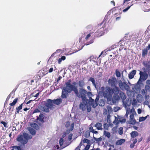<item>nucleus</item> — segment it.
<instances>
[{"label": "nucleus", "instance_id": "nucleus-37", "mask_svg": "<svg viewBox=\"0 0 150 150\" xmlns=\"http://www.w3.org/2000/svg\"><path fill=\"white\" fill-rule=\"evenodd\" d=\"M89 59L91 62L93 61L95 62L96 60V59L93 56H90L89 58Z\"/></svg>", "mask_w": 150, "mask_h": 150}, {"label": "nucleus", "instance_id": "nucleus-19", "mask_svg": "<svg viewBox=\"0 0 150 150\" xmlns=\"http://www.w3.org/2000/svg\"><path fill=\"white\" fill-rule=\"evenodd\" d=\"M89 81L92 82L93 85L95 87L96 89H97L98 88L97 87L96 84V83L95 79L94 78L91 77L89 79Z\"/></svg>", "mask_w": 150, "mask_h": 150}, {"label": "nucleus", "instance_id": "nucleus-52", "mask_svg": "<svg viewBox=\"0 0 150 150\" xmlns=\"http://www.w3.org/2000/svg\"><path fill=\"white\" fill-rule=\"evenodd\" d=\"M86 94H87V95L88 96V97H89V99L90 100V98H91V96L92 95L91 93V92H88L87 93V92ZM89 101H90V100H89Z\"/></svg>", "mask_w": 150, "mask_h": 150}, {"label": "nucleus", "instance_id": "nucleus-13", "mask_svg": "<svg viewBox=\"0 0 150 150\" xmlns=\"http://www.w3.org/2000/svg\"><path fill=\"white\" fill-rule=\"evenodd\" d=\"M136 122V121L134 118V115L133 114H132L130 115L129 123L130 124L134 125Z\"/></svg>", "mask_w": 150, "mask_h": 150}, {"label": "nucleus", "instance_id": "nucleus-6", "mask_svg": "<svg viewBox=\"0 0 150 150\" xmlns=\"http://www.w3.org/2000/svg\"><path fill=\"white\" fill-rule=\"evenodd\" d=\"M105 26V23L104 22V21L102 22L99 25V26L101 27V28L97 30L96 32H95V36L97 37L101 36L103 34V33L104 32L103 31L106 29Z\"/></svg>", "mask_w": 150, "mask_h": 150}, {"label": "nucleus", "instance_id": "nucleus-25", "mask_svg": "<svg viewBox=\"0 0 150 150\" xmlns=\"http://www.w3.org/2000/svg\"><path fill=\"white\" fill-rule=\"evenodd\" d=\"M99 105L100 106H103L105 105V101L102 99H100L98 102Z\"/></svg>", "mask_w": 150, "mask_h": 150}, {"label": "nucleus", "instance_id": "nucleus-3", "mask_svg": "<svg viewBox=\"0 0 150 150\" xmlns=\"http://www.w3.org/2000/svg\"><path fill=\"white\" fill-rule=\"evenodd\" d=\"M47 101V103H45V105L40 106H39V108L42 111L48 112L50 111L49 108L52 109L55 108V106L53 105L54 103L52 100L48 99Z\"/></svg>", "mask_w": 150, "mask_h": 150}, {"label": "nucleus", "instance_id": "nucleus-16", "mask_svg": "<svg viewBox=\"0 0 150 150\" xmlns=\"http://www.w3.org/2000/svg\"><path fill=\"white\" fill-rule=\"evenodd\" d=\"M54 104L58 105L62 103V100L61 98L57 99L52 100Z\"/></svg>", "mask_w": 150, "mask_h": 150}, {"label": "nucleus", "instance_id": "nucleus-4", "mask_svg": "<svg viewBox=\"0 0 150 150\" xmlns=\"http://www.w3.org/2000/svg\"><path fill=\"white\" fill-rule=\"evenodd\" d=\"M99 98L100 97L98 95L97 96L95 100L92 98H90V101L88 102V107H86L88 112H90L91 110V106L93 108H95L98 105V102Z\"/></svg>", "mask_w": 150, "mask_h": 150}, {"label": "nucleus", "instance_id": "nucleus-12", "mask_svg": "<svg viewBox=\"0 0 150 150\" xmlns=\"http://www.w3.org/2000/svg\"><path fill=\"white\" fill-rule=\"evenodd\" d=\"M70 93L67 90L63 88L62 89V94L61 97L62 98H66L69 95L68 93Z\"/></svg>", "mask_w": 150, "mask_h": 150}, {"label": "nucleus", "instance_id": "nucleus-42", "mask_svg": "<svg viewBox=\"0 0 150 150\" xmlns=\"http://www.w3.org/2000/svg\"><path fill=\"white\" fill-rule=\"evenodd\" d=\"M83 143H86L89 144L90 143V141L87 139H84L83 140Z\"/></svg>", "mask_w": 150, "mask_h": 150}, {"label": "nucleus", "instance_id": "nucleus-29", "mask_svg": "<svg viewBox=\"0 0 150 150\" xmlns=\"http://www.w3.org/2000/svg\"><path fill=\"white\" fill-rule=\"evenodd\" d=\"M104 134L108 138H110V133L109 132H106L105 131H104Z\"/></svg>", "mask_w": 150, "mask_h": 150}, {"label": "nucleus", "instance_id": "nucleus-57", "mask_svg": "<svg viewBox=\"0 0 150 150\" xmlns=\"http://www.w3.org/2000/svg\"><path fill=\"white\" fill-rule=\"evenodd\" d=\"M70 125V122H67L66 123L65 127H69Z\"/></svg>", "mask_w": 150, "mask_h": 150}, {"label": "nucleus", "instance_id": "nucleus-38", "mask_svg": "<svg viewBox=\"0 0 150 150\" xmlns=\"http://www.w3.org/2000/svg\"><path fill=\"white\" fill-rule=\"evenodd\" d=\"M94 41V40L93 39H91L89 42H87L85 44V45H87L91 43H92Z\"/></svg>", "mask_w": 150, "mask_h": 150}, {"label": "nucleus", "instance_id": "nucleus-50", "mask_svg": "<svg viewBox=\"0 0 150 150\" xmlns=\"http://www.w3.org/2000/svg\"><path fill=\"white\" fill-rule=\"evenodd\" d=\"M71 81L70 79L68 80L65 83V85H67L71 84Z\"/></svg>", "mask_w": 150, "mask_h": 150}, {"label": "nucleus", "instance_id": "nucleus-7", "mask_svg": "<svg viewBox=\"0 0 150 150\" xmlns=\"http://www.w3.org/2000/svg\"><path fill=\"white\" fill-rule=\"evenodd\" d=\"M117 83L119 88L122 90H125L127 91L130 88V87L126 81H123L122 80L119 79L117 81Z\"/></svg>", "mask_w": 150, "mask_h": 150}, {"label": "nucleus", "instance_id": "nucleus-10", "mask_svg": "<svg viewBox=\"0 0 150 150\" xmlns=\"http://www.w3.org/2000/svg\"><path fill=\"white\" fill-rule=\"evenodd\" d=\"M120 97L122 100V102L124 105H125V106L128 105L126 103V101L125 102V100L126 99L127 96L123 92L121 91L119 94Z\"/></svg>", "mask_w": 150, "mask_h": 150}, {"label": "nucleus", "instance_id": "nucleus-26", "mask_svg": "<svg viewBox=\"0 0 150 150\" xmlns=\"http://www.w3.org/2000/svg\"><path fill=\"white\" fill-rule=\"evenodd\" d=\"M78 83L79 86L81 88L83 87L85 85V82L83 80L79 81Z\"/></svg>", "mask_w": 150, "mask_h": 150}, {"label": "nucleus", "instance_id": "nucleus-21", "mask_svg": "<svg viewBox=\"0 0 150 150\" xmlns=\"http://www.w3.org/2000/svg\"><path fill=\"white\" fill-rule=\"evenodd\" d=\"M31 127L35 129H39V126L38 125L35 123H32L30 125Z\"/></svg>", "mask_w": 150, "mask_h": 150}, {"label": "nucleus", "instance_id": "nucleus-55", "mask_svg": "<svg viewBox=\"0 0 150 150\" xmlns=\"http://www.w3.org/2000/svg\"><path fill=\"white\" fill-rule=\"evenodd\" d=\"M40 112V110L39 109H36L34 110V111L33 112V113H37V112Z\"/></svg>", "mask_w": 150, "mask_h": 150}, {"label": "nucleus", "instance_id": "nucleus-51", "mask_svg": "<svg viewBox=\"0 0 150 150\" xmlns=\"http://www.w3.org/2000/svg\"><path fill=\"white\" fill-rule=\"evenodd\" d=\"M19 146H13L11 147L13 148V149H15L16 150H17L18 149V147Z\"/></svg>", "mask_w": 150, "mask_h": 150}, {"label": "nucleus", "instance_id": "nucleus-35", "mask_svg": "<svg viewBox=\"0 0 150 150\" xmlns=\"http://www.w3.org/2000/svg\"><path fill=\"white\" fill-rule=\"evenodd\" d=\"M115 74L116 76L117 77H120L121 76V74L120 73L119 71H118V70L117 69L115 71Z\"/></svg>", "mask_w": 150, "mask_h": 150}, {"label": "nucleus", "instance_id": "nucleus-40", "mask_svg": "<svg viewBox=\"0 0 150 150\" xmlns=\"http://www.w3.org/2000/svg\"><path fill=\"white\" fill-rule=\"evenodd\" d=\"M137 102L135 98H133L132 100V105H136Z\"/></svg>", "mask_w": 150, "mask_h": 150}, {"label": "nucleus", "instance_id": "nucleus-18", "mask_svg": "<svg viewBox=\"0 0 150 150\" xmlns=\"http://www.w3.org/2000/svg\"><path fill=\"white\" fill-rule=\"evenodd\" d=\"M28 130L29 131L30 133L33 135H35L36 134V131L34 129L31 127H28Z\"/></svg>", "mask_w": 150, "mask_h": 150}, {"label": "nucleus", "instance_id": "nucleus-64", "mask_svg": "<svg viewBox=\"0 0 150 150\" xmlns=\"http://www.w3.org/2000/svg\"><path fill=\"white\" fill-rule=\"evenodd\" d=\"M146 83L147 85H150V80H148L146 81Z\"/></svg>", "mask_w": 150, "mask_h": 150}, {"label": "nucleus", "instance_id": "nucleus-58", "mask_svg": "<svg viewBox=\"0 0 150 150\" xmlns=\"http://www.w3.org/2000/svg\"><path fill=\"white\" fill-rule=\"evenodd\" d=\"M103 114L104 115H106L107 114V109L105 108L104 109Z\"/></svg>", "mask_w": 150, "mask_h": 150}, {"label": "nucleus", "instance_id": "nucleus-14", "mask_svg": "<svg viewBox=\"0 0 150 150\" xmlns=\"http://www.w3.org/2000/svg\"><path fill=\"white\" fill-rule=\"evenodd\" d=\"M64 139L62 138H61L59 140V143L60 145V148L61 149L65 148L68 145H66L64 144Z\"/></svg>", "mask_w": 150, "mask_h": 150}, {"label": "nucleus", "instance_id": "nucleus-8", "mask_svg": "<svg viewBox=\"0 0 150 150\" xmlns=\"http://www.w3.org/2000/svg\"><path fill=\"white\" fill-rule=\"evenodd\" d=\"M140 78L137 82V83H141L143 81H145L148 78V74L146 72H143L141 71H140Z\"/></svg>", "mask_w": 150, "mask_h": 150}, {"label": "nucleus", "instance_id": "nucleus-33", "mask_svg": "<svg viewBox=\"0 0 150 150\" xmlns=\"http://www.w3.org/2000/svg\"><path fill=\"white\" fill-rule=\"evenodd\" d=\"M123 128L122 127H120L119 128L118 133L120 135H121L123 133Z\"/></svg>", "mask_w": 150, "mask_h": 150}, {"label": "nucleus", "instance_id": "nucleus-2", "mask_svg": "<svg viewBox=\"0 0 150 150\" xmlns=\"http://www.w3.org/2000/svg\"><path fill=\"white\" fill-rule=\"evenodd\" d=\"M32 136L24 132L23 134H19L16 138L17 141L21 145H24L28 142V140L32 139Z\"/></svg>", "mask_w": 150, "mask_h": 150}, {"label": "nucleus", "instance_id": "nucleus-44", "mask_svg": "<svg viewBox=\"0 0 150 150\" xmlns=\"http://www.w3.org/2000/svg\"><path fill=\"white\" fill-rule=\"evenodd\" d=\"M86 65L85 64L84 65H83L82 67V69L83 70H86L87 69V67H88V65Z\"/></svg>", "mask_w": 150, "mask_h": 150}, {"label": "nucleus", "instance_id": "nucleus-56", "mask_svg": "<svg viewBox=\"0 0 150 150\" xmlns=\"http://www.w3.org/2000/svg\"><path fill=\"white\" fill-rule=\"evenodd\" d=\"M89 129L90 132H93L94 131V129H93V127L92 126L90 127L89 128Z\"/></svg>", "mask_w": 150, "mask_h": 150}, {"label": "nucleus", "instance_id": "nucleus-5", "mask_svg": "<svg viewBox=\"0 0 150 150\" xmlns=\"http://www.w3.org/2000/svg\"><path fill=\"white\" fill-rule=\"evenodd\" d=\"M76 92L75 93L76 96L77 97L82 98V101L86 103V100H88L86 98V95L87 93V91L83 88H79V92L78 89L76 90Z\"/></svg>", "mask_w": 150, "mask_h": 150}, {"label": "nucleus", "instance_id": "nucleus-11", "mask_svg": "<svg viewBox=\"0 0 150 150\" xmlns=\"http://www.w3.org/2000/svg\"><path fill=\"white\" fill-rule=\"evenodd\" d=\"M82 101L83 103H81L80 104L79 107L83 111L86 109V107H88V103L89 101L88 100H86V103L84 102L83 101Z\"/></svg>", "mask_w": 150, "mask_h": 150}, {"label": "nucleus", "instance_id": "nucleus-31", "mask_svg": "<svg viewBox=\"0 0 150 150\" xmlns=\"http://www.w3.org/2000/svg\"><path fill=\"white\" fill-rule=\"evenodd\" d=\"M149 115H148L147 116L145 117H139V122H141L145 120L146 119L147 117Z\"/></svg>", "mask_w": 150, "mask_h": 150}, {"label": "nucleus", "instance_id": "nucleus-9", "mask_svg": "<svg viewBox=\"0 0 150 150\" xmlns=\"http://www.w3.org/2000/svg\"><path fill=\"white\" fill-rule=\"evenodd\" d=\"M65 90H67L69 92L71 93L72 91H74V93L75 92H76V90L77 88L75 86H74L72 84H70L66 85V86L63 87Z\"/></svg>", "mask_w": 150, "mask_h": 150}, {"label": "nucleus", "instance_id": "nucleus-46", "mask_svg": "<svg viewBox=\"0 0 150 150\" xmlns=\"http://www.w3.org/2000/svg\"><path fill=\"white\" fill-rule=\"evenodd\" d=\"M147 92V91L144 89H142V93L143 95H144Z\"/></svg>", "mask_w": 150, "mask_h": 150}, {"label": "nucleus", "instance_id": "nucleus-28", "mask_svg": "<svg viewBox=\"0 0 150 150\" xmlns=\"http://www.w3.org/2000/svg\"><path fill=\"white\" fill-rule=\"evenodd\" d=\"M93 139L95 140L96 143L100 142L102 140V138L101 137L98 138H96L93 136Z\"/></svg>", "mask_w": 150, "mask_h": 150}, {"label": "nucleus", "instance_id": "nucleus-20", "mask_svg": "<svg viewBox=\"0 0 150 150\" xmlns=\"http://www.w3.org/2000/svg\"><path fill=\"white\" fill-rule=\"evenodd\" d=\"M131 137L134 138L139 135V133L137 131H134L132 132L130 134Z\"/></svg>", "mask_w": 150, "mask_h": 150}, {"label": "nucleus", "instance_id": "nucleus-24", "mask_svg": "<svg viewBox=\"0 0 150 150\" xmlns=\"http://www.w3.org/2000/svg\"><path fill=\"white\" fill-rule=\"evenodd\" d=\"M44 115L42 114H40L39 117H38L37 119L42 122H44Z\"/></svg>", "mask_w": 150, "mask_h": 150}, {"label": "nucleus", "instance_id": "nucleus-59", "mask_svg": "<svg viewBox=\"0 0 150 150\" xmlns=\"http://www.w3.org/2000/svg\"><path fill=\"white\" fill-rule=\"evenodd\" d=\"M124 45H121L120 46V48L119 49V51H121L124 47Z\"/></svg>", "mask_w": 150, "mask_h": 150}, {"label": "nucleus", "instance_id": "nucleus-43", "mask_svg": "<svg viewBox=\"0 0 150 150\" xmlns=\"http://www.w3.org/2000/svg\"><path fill=\"white\" fill-rule=\"evenodd\" d=\"M104 128L106 130L108 129V126L106 123H105L103 125Z\"/></svg>", "mask_w": 150, "mask_h": 150}, {"label": "nucleus", "instance_id": "nucleus-49", "mask_svg": "<svg viewBox=\"0 0 150 150\" xmlns=\"http://www.w3.org/2000/svg\"><path fill=\"white\" fill-rule=\"evenodd\" d=\"M1 124H2L5 127H7V123H6L4 121H1Z\"/></svg>", "mask_w": 150, "mask_h": 150}, {"label": "nucleus", "instance_id": "nucleus-54", "mask_svg": "<svg viewBox=\"0 0 150 150\" xmlns=\"http://www.w3.org/2000/svg\"><path fill=\"white\" fill-rule=\"evenodd\" d=\"M90 147V145L89 144H87L85 148V150H88Z\"/></svg>", "mask_w": 150, "mask_h": 150}, {"label": "nucleus", "instance_id": "nucleus-60", "mask_svg": "<svg viewBox=\"0 0 150 150\" xmlns=\"http://www.w3.org/2000/svg\"><path fill=\"white\" fill-rule=\"evenodd\" d=\"M91 34L90 33L88 34L85 38V39L86 40H87L90 37Z\"/></svg>", "mask_w": 150, "mask_h": 150}, {"label": "nucleus", "instance_id": "nucleus-63", "mask_svg": "<svg viewBox=\"0 0 150 150\" xmlns=\"http://www.w3.org/2000/svg\"><path fill=\"white\" fill-rule=\"evenodd\" d=\"M142 112V110L140 109L139 108L137 110V112L138 114H140Z\"/></svg>", "mask_w": 150, "mask_h": 150}, {"label": "nucleus", "instance_id": "nucleus-39", "mask_svg": "<svg viewBox=\"0 0 150 150\" xmlns=\"http://www.w3.org/2000/svg\"><path fill=\"white\" fill-rule=\"evenodd\" d=\"M107 110L108 112H111L112 111V109L110 105H108L107 107Z\"/></svg>", "mask_w": 150, "mask_h": 150}, {"label": "nucleus", "instance_id": "nucleus-1", "mask_svg": "<svg viewBox=\"0 0 150 150\" xmlns=\"http://www.w3.org/2000/svg\"><path fill=\"white\" fill-rule=\"evenodd\" d=\"M117 82L116 78L115 77H112L108 81V83L110 86L112 88L107 86L105 88L102 86L101 88L102 92L105 98H107L108 100L110 101L112 98V96L114 99L117 100L119 99L118 94L120 91L119 87L117 86Z\"/></svg>", "mask_w": 150, "mask_h": 150}, {"label": "nucleus", "instance_id": "nucleus-45", "mask_svg": "<svg viewBox=\"0 0 150 150\" xmlns=\"http://www.w3.org/2000/svg\"><path fill=\"white\" fill-rule=\"evenodd\" d=\"M74 123H73L71 125V126L70 127V129H69V130H70L71 131H72L74 129Z\"/></svg>", "mask_w": 150, "mask_h": 150}, {"label": "nucleus", "instance_id": "nucleus-53", "mask_svg": "<svg viewBox=\"0 0 150 150\" xmlns=\"http://www.w3.org/2000/svg\"><path fill=\"white\" fill-rule=\"evenodd\" d=\"M106 53V51H103L101 52L99 56V57L101 56H102L103 57L105 55V53Z\"/></svg>", "mask_w": 150, "mask_h": 150}, {"label": "nucleus", "instance_id": "nucleus-32", "mask_svg": "<svg viewBox=\"0 0 150 150\" xmlns=\"http://www.w3.org/2000/svg\"><path fill=\"white\" fill-rule=\"evenodd\" d=\"M115 15H117V17H116L117 16H115V18L116 21H119L121 18L120 14L119 13H116Z\"/></svg>", "mask_w": 150, "mask_h": 150}, {"label": "nucleus", "instance_id": "nucleus-36", "mask_svg": "<svg viewBox=\"0 0 150 150\" xmlns=\"http://www.w3.org/2000/svg\"><path fill=\"white\" fill-rule=\"evenodd\" d=\"M18 99L17 98H15L14 99V100H13V101L12 103H10L9 105L11 106H13L14 105L17 103V101Z\"/></svg>", "mask_w": 150, "mask_h": 150}, {"label": "nucleus", "instance_id": "nucleus-23", "mask_svg": "<svg viewBox=\"0 0 150 150\" xmlns=\"http://www.w3.org/2000/svg\"><path fill=\"white\" fill-rule=\"evenodd\" d=\"M148 51L147 49H146L145 48L143 49L142 54V57H144L147 54Z\"/></svg>", "mask_w": 150, "mask_h": 150}, {"label": "nucleus", "instance_id": "nucleus-34", "mask_svg": "<svg viewBox=\"0 0 150 150\" xmlns=\"http://www.w3.org/2000/svg\"><path fill=\"white\" fill-rule=\"evenodd\" d=\"M90 136V132L89 131H87L84 134V136L86 138H88Z\"/></svg>", "mask_w": 150, "mask_h": 150}, {"label": "nucleus", "instance_id": "nucleus-62", "mask_svg": "<svg viewBox=\"0 0 150 150\" xmlns=\"http://www.w3.org/2000/svg\"><path fill=\"white\" fill-rule=\"evenodd\" d=\"M120 109V108L118 107H115L114 108V110L115 112H116L117 111L119 110Z\"/></svg>", "mask_w": 150, "mask_h": 150}, {"label": "nucleus", "instance_id": "nucleus-27", "mask_svg": "<svg viewBox=\"0 0 150 150\" xmlns=\"http://www.w3.org/2000/svg\"><path fill=\"white\" fill-rule=\"evenodd\" d=\"M143 64L146 68H150V62L145 61L144 62Z\"/></svg>", "mask_w": 150, "mask_h": 150}, {"label": "nucleus", "instance_id": "nucleus-47", "mask_svg": "<svg viewBox=\"0 0 150 150\" xmlns=\"http://www.w3.org/2000/svg\"><path fill=\"white\" fill-rule=\"evenodd\" d=\"M145 89L147 91V90L150 91V86L148 85H146L145 86Z\"/></svg>", "mask_w": 150, "mask_h": 150}, {"label": "nucleus", "instance_id": "nucleus-61", "mask_svg": "<svg viewBox=\"0 0 150 150\" xmlns=\"http://www.w3.org/2000/svg\"><path fill=\"white\" fill-rule=\"evenodd\" d=\"M148 51L150 49V44H149L148 46L145 48Z\"/></svg>", "mask_w": 150, "mask_h": 150}, {"label": "nucleus", "instance_id": "nucleus-30", "mask_svg": "<svg viewBox=\"0 0 150 150\" xmlns=\"http://www.w3.org/2000/svg\"><path fill=\"white\" fill-rule=\"evenodd\" d=\"M23 106V104H21L20 106L16 108V112L17 113H18L19 112V110L22 109Z\"/></svg>", "mask_w": 150, "mask_h": 150}, {"label": "nucleus", "instance_id": "nucleus-41", "mask_svg": "<svg viewBox=\"0 0 150 150\" xmlns=\"http://www.w3.org/2000/svg\"><path fill=\"white\" fill-rule=\"evenodd\" d=\"M12 94H14L12 92L8 96V97H7V98L6 99V101H8V100H9V99H10V98L11 97V95Z\"/></svg>", "mask_w": 150, "mask_h": 150}, {"label": "nucleus", "instance_id": "nucleus-48", "mask_svg": "<svg viewBox=\"0 0 150 150\" xmlns=\"http://www.w3.org/2000/svg\"><path fill=\"white\" fill-rule=\"evenodd\" d=\"M132 5H131L130 6H128V7H127L126 8L123 9V12H126V11H127L129 9V8H130V7L131 6H132Z\"/></svg>", "mask_w": 150, "mask_h": 150}, {"label": "nucleus", "instance_id": "nucleus-17", "mask_svg": "<svg viewBox=\"0 0 150 150\" xmlns=\"http://www.w3.org/2000/svg\"><path fill=\"white\" fill-rule=\"evenodd\" d=\"M95 127L97 128V129L98 130H102V124L101 123L97 122L96 124L95 125Z\"/></svg>", "mask_w": 150, "mask_h": 150}, {"label": "nucleus", "instance_id": "nucleus-22", "mask_svg": "<svg viewBox=\"0 0 150 150\" xmlns=\"http://www.w3.org/2000/svg\"><path fill=\"white\" fill-rule=\"evenodd\" d=\"M125 141V140L124 139H121L120 140L117 141L116 142V144L117 145H121Z\"/></svg>", "mask_w": 150, "mask_h": 150}, {"label": "nucleus", "instance_id": "nucleus-15", "mask_svg": "<svg viewBox=\"0 0 150 150\" xmlns=\"http://www.w3.org/2000/svg\"><path fill=\"white\" fill-rule=\"evenodd\" d=\"M136 71L134 70L131 71L128 75V77L129 79H132L134 77V76L136 74Z\"/></svg>", "mask_w": 150, "mask_h": 150}]
</instances>
